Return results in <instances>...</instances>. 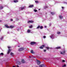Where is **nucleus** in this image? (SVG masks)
Masks as SVG:
<instances>
[{
  "label": "nucleus",
  "instance_id": "1",
  "mask_svg": "<svg viewBox=\"0 0 67 67\" xmlns=\"http://www.w3.org/2000/svg\"><path fill=\"white\" fill-rule=\"evenodd\" d=\"M46 66V65L45 64H41L39 65V67H44Z\"/></svg>",
  "mask_w": 67,
  "mask_h": 67
},
{
  "label": "nucleus",
  "instance_id": "2",
  "mask_svg": "<svg viewBox=\"0 0 67 67\" xmlns=\"http://www.w3.org/2000/svg\"><path fill=\"white\" fill-rule=\"evenodd\" d=\"M45 46L44 45H42L39 48L40 49H43L44 47H45Z\"/></svg>",
  "mask_w": 67,
  "mask_h": 67
},
{
  "label": "nucleus",
  "instance_id": "3",
  "mask_svg": "<svg viewBox=\"0 0 67 67\" xmlns=\"http://www.w3.org/2000/svg\"><path fill=\"white\" fill-rule=\"evenodd\" d=\"M24 50V48L23 47H21L19 48L18 50L19 51H22Z\"/></svg>",
  "mask_w": 67,
  "mask_h": 67
},
{
  "label": "nucleus",
  "instance_id": "4",
  "mask_svg": "<svg viewBox=\"0 0 67 67\" xmlns=\"http://www.w3.org/2000/svg\"><path fill=\"white\" fill-rule=\"evenodd\" d=\"M36 43L34 42H31L30 43V44L32 45H34V44H35Z\"/></svg>",
  "mask_w": 67,
  "mask_h": 67
},
{
  "label": "nucleus",
  "instance_id": "5",
  "mask_svg": "<svg viewBox=\"0 0 67 67\" xmlns=\"http://www.w3.org/2000/svg\"><path fill=\"white\" fill-rule=\"evenodd\" d=\"M37 63L38 65H40L41 64V61L39 60H37Z\"/></svg>",
  "mask_w": 67,
  "mask_h": 67
},
{
  "label": "nucleus",
  "instance_id": "6",
  "mask_svg": "<svg viewBox=\"0 0 67 67\" xmlns=\"http://www.w3.org/2000/svg\"><path fill=\"white\" fill-rule=\"evenodd\" d=\"M34 7V5H31L29 6V8H33V7Z\"/></svg>",
  "mask_w": 67,
  "mask_h": 67
},
{
  "label": "nucleus",
  "instance_id": "7",
  "mask_svg": "<svg viewBox=\"0 0 67 67\" xmlns=\"http://www.w3.org/2000/svg\"><path fill=\"white\" fill-rule=\"evenodd\" d=\"M21 62L22 63H25V61L24 60V59H22L21 61Z\"/></svg>",
  "mask_w": 67,
  "mask_h": 67
},
{
  "label": "nucleus",
  "instance_id": "8",
  "mask_svg": "<svg viewBox=\"0 0 67 67\" xmlns=\"http://www.w3.org/2000/svg\"><path fill=\"white\" fill-rule=\"evenodd\" d=\"M27 23H33V21H28Z\"/></svg>",
  "mask_w": 67,
  "mask_h": 67
},
{
  "label": "nucleus",
  "instance_id": "9",
  "mask_svg": "<svg viewBox=\"0 0 67 67\" xmlns=\"http://www.w3.org/2000/svg\"><path fill=\"white\" fill-rule=\"evenodd\" d=\"M5 26L6 27H7V28H10V27L8 26L7 25H5Z\"/></svg>",
  "mask_w": 67,
  "mask_h": 67
},
{
  "label": "nucleus",
  "instance_id": "10",
  "mask_svg": "<svg viewBox=\"0 0 67 67\" xmlns=\"http://www.w3.org/2000/svg\"><path fill=\"white\" fill-rule=\"evenodd\" d=\"M56 48L57 49H60L61 48V47H56Z\"/></svg>",
  "mask_w": 67,
  "mask_h": 67
},
{
  "label": "nucleus",
  "instance_id": "11",
  "mask_svg": "<svg viewBox=\"0 0 67 67\" xmlns=\"http://www.w3.org/2000/svg\"><path fill=\"white\" fill-rule=\"evenodd\" d=\"M10 55L11 56H14V54L12 52H11L10 53Z\"/></svg>",
  "mask_w": 67,
  "mask_h": 67
},
{
  "label": "nucleus",
  "instance_id": "12",
  "mask_svg": "<svg viewBox=\"0 0 67 67\" xmlns=\"http://www.w3.org/2000/svg\"><path fill=\"white\" fill-rule=\"evenodd\" d=\"M11 50L10 49H9V50H8V52L7 53L8 54H9V53H10V52H11Z\"/></svg>",
  "mask_w": 67,
  "mask_h": 67
},
{
  "label": "nucleus",
  "instance_id": "13",
  "mask_svg": "<svg viewBox=\"0 0 67 67\" xmlns=\"http://www.w3.org/2000/svg\"><path fill=\"white\" fill-rule=\"evenodd\" d=\"M30 32L31 30L29 29L27 31V33H30Z\"/></svg>",
  "mask_w": 67,
  "mask_h": 67
},
{
  "label": "nucleus",
  "instance_id": "14",
  "mask_svg": "<svg viewBox=\"0 0 67 67\" xmlns=\"http://www.w3.org/2000/svg\"><path fill=\"white\" fill-rule=\"evenodd\" d=\"M14 27V26H13L11 25L10 26V28H11V29H13V28Z\"/></svg>",
  "mask_w": 67,
  "mask_h": 67
},
{
  "label": "nucleus",
  "instance_id": "15",
  "mask_svg": "<svg viewBox=\"0 0 67 67\" xmlns=\"http://www.w3.org/2000/svg\"><path fill=\"white\" fill-rule=\"evenodd\" d=\"M17 64L18 65H20L21 64V62L19 61H18L17 62Z\"/></svg>",
  "mask_w": 67,
  "mask_h": 67
},
{
  "label": "nucleus",
  "instance_id": "16",
  "mask_svg": "<svg viewBox=\"0 0 67 67\" xmlns=\"http://www.w3.org/2000/svg\"><path fill=\"white\" fill-rule=\"evenodd\" d=\"M14 2H15V3H16V2H18V1L17 0H14Z\"/></svg>",
  "mask_w": 67,
  "mask_h": 67
},
{
  "label": "nucleus",
  "instance_id": "17",
  "mask_svg": "<svg viewBox=\"0 0 67 67\" xmlns=\"http://www.w3.org/2000/svg\"><path fill=\"white\" fill-rule=\"evenodd\" d=\"M30 52H31V53H32V54H33V53H34V52H33V51L32 50H31Z\"/></svg>",
  "mask_w": 67,
  "mask_h": 67
},
{
  "label": "nucleus",
  "instance_id": "18",
  "mask_svg": "<svg viewBox=\"0 0 67 67\" xmlns=\"http://www.w3.org/2000/svg\"><path fill=\"white\" fill-rule=\"evenodd\" d=\"M65 53V51H64L63 53L62 52H61L60 54H64V53Z\"/></svg>",
  "mask_w": 67,
  "mask_h": 67
},
{
  "label": "nucleus",
  "instance_id": "19",
  "mask_svg": "<svg viewBox=\"0 0 67 67\" xmlns=\"http://www.w3.org/2000/svg\"><path fill=\"white\" fill-rule=\"evenodd\" d=\"M25 8V7H23L21 8V10H23V9H24Z\"/></svg>",
  "mask_w": 67,
  "mask_h": 67
},
{
  "label": "nucleus",
  "instance_id": "20",
  "mask_svg": "<svg viewBox=\"0 0 67 67\" xmlns=\"http://www.w3.org/2000/svg\"><path fill=\"white\" fill-rule=\"evenodd\" d=\"M45 48H46L47 49H49V48L48 47H46Z\"/></svg>",
  "mask_w": 67,
  "mask_h": 67
},
{
  "label": "nucleus",
  "instance_id": "21",
  "mask_svg": "<svg viewBox=\"0 0 67 67\" xmlns=\"http://www.w3.org/2000/svg\"><path fill=\"white\" fill-rule=\"evenodd\" d=\"M59 17L61 19H62L63 18L62 16H60Z\"/></svg>",
  "mask_w": 67,
  "mask_h": 67
},
{
  "label": "nucleus",
  "instance_id": "22",
  "mask_svg": "<svg viewBox=\"0 0 67 67\" xmlns=\"http://www.w3.org/2000/svg\"><path fill=\"white\" fill-rule=\"evenodd\" d=\"M40 29H43V26H40Z\"/></svg>",
  "mask_w": 67,
  "mask_h": 67
},
{
  "label": "nucleus",
  "instance_id": "23",
  "mask_svg": "<svg viewBox=\"0 0 67 67\" xmlns=\"http://www.w3.org/2000/svg\"><path fill=\"white\" fill-rule=\"evenodd\" d=\"M51 14L52 15H54V13L52 12H51Z\"/></svg>",
  "mask_w": 67,
  "mask_h": 67
},
{
  "label": "nucleus",
  "instance_id": "24",
  "mask_svg": "<svg viewBox=\"0 0 67 67\" xmlns=\"http://www.w3.org/2000/svg\"><path fill=\"white\" fill-rule=\"evenodd\" d=\"M32 27H33V26H32V25H31L30 26H29L30 28H32Z\"/></svg>",
  "mask_w": 67,
  "mask_h": 67
},
{
  "label": "nucleus",
  "instance_id": "25",
  "mask_svg": "<svg viewBox=\"0 0 67 67\" xmlns=\"http://www.w3.org/2000/svg\"><path fill=\"white\" fill-rule=\"evenodd\" d=\"M40 26H38L37 27V29H39V28H40Z\"/></svg>",
  "mask_w": 67,
  "mask_h": 67
},
{
  "label": "nucleus",
  "instance_id": "26",
  "mask_svg": "<svg viewBox=\"0 0 67 67\" xmlns=\"http://www.w3.org/2000/svg\"><path fill=\"white\" fill-rule=\"evenodd\" d=\"M34 11L35 12H37V10L36 9H34Z\"/></svg>",
  "mask_w": 67,
  "mask_h": 67
},
{
  "label": "nucleus",
  "instance_id": "27",
  "mask_svg": "<svg viewBox=\"0 0 67 67\" xmlns=\"http://www.w3.org/2000/svg\"><path fill=\"white\" fill-rule=\"evenodd\" d=\"M35 3H37L38 2V1H35Z\"/></svg>",
  "mask_w": 67,
  "mask_h": 67
},
{
  "label": "nucleus",
  "instance_id": "28",
  "mask_svg": "<svg viewBox=\"0 0 67 67\" xmlns=\"http://www.w3.org/2000/svg\"><path fill=\"white\" fill-rule=\"evenodd\" d=\"M57 34H60V32H57Z\"/></svg>",
  "mask_w": 67,
  "mask_h": 67
},
{
  "label": "nucleus",
  "instance_id": "29",
  "mask_svg": "<svg viewBox=\"0 0 67 67\" xmlns=\"http://www.w3.org/2000/svg\"><path fill=\"white\" fill-rule=\"evenodd\" d=\"M0 55H4V54H3V53H0Z\"/></svg>",
  "mask_w": 67,
  "mask_h": 67
},
{
  "label": "nucleus",
  "instance_id": "30",
  "mask_svg": "<svg viewBox=\"0 0 67 67\" xmlns=\"http://www.w3.org/2000/svg\"><path fill=\"white\" fill-rule=\"evenodd\" d=\"M3 7H0V8L1 9H1H3Z\"/></svg>",
  "mask_w": 67,
  "mask_h": 67
},
{
  "label": "nucleus",
  "instance_id": "31",
  "mask_svg": "<svg viewBox=\"0 0 67 67\" xmlns=\"http://www.w3.org/2000/svg\"><path fill=\"white\" fill-rule=\"evenodd\" d=\"M66 64H64V65L62 66V67H66Z\"/></svg>",
  "mask_w": 67,
  "mask_h": 67
},
{
  "label": "nucleus",
  "instance_id": "32",
  "mask_svg": "<svg viewBox=\"0 0 67 67\" xmlns=\"http://www.w3.org/2000/svg\"><path fill=\"white\" fill-rule=\"evenodd\" d=\"M46 51V49H44L43 50V52H45Z\"/></svg>",
  "mask_w": 67,
  "mask_h": 67
},
{
  "label": "nucleus",
  "instance_id": "33",
  "mask_svg": "<svg viewBox=\"0 0 67 67\" xmlns=\"http://www.w3.org/2000/svg\"><path fill=\"white\" fill-rule=\"evenodd\" d=\"M53 37V35H52L51 36V38H52V37Z\"/></svg>",
  "mask_w": 67,
  "mask_h": 67
},
{
  "label": "nucleus",
  "instance_id": "34",
  "mask_svg": "<svg viewBox=\"0 0 67 67\" xmlns=\"http://www.w3.org/2000/svg\"><path fill=\"white\" fill-rule=\"evenodd\" d=\"M43 38H46V36H43Z\"/></svg>",
  "mask_w": 67,
  "mask_h": 67
},
{
  "label": "nucleus",
  "instance_id": "35",
  "mask_svg": "<svg viewBox=\"0 0 67 67\" xmlns=\"http://www.w3.org/2000/svg\"><path fill=\"white\" fill-rule=\"evenodd\" d=\"M62 61L63 63H64V62H65V60H62Z\"/></svg>",
  "mask_w": 67,
  "mask_h": 67
},
{
  "label": "nucleus",
  "instance_id": "36",
  "mask_svg": "<svg viewBox=\"0 0 67 67\" xmlns=\"http://www.w3.org/2000/svg\"><path fill=\"white\" fill-rule=\"evenodd\" d=\"M3 37H2L1 40H2L3 39Z\"/></svg>",
  "mask_w": 67,
  "mask_h": 67
},
{
  "label": "nucleus",
  "instance_id": "37",
  "mask_svg": "<svg viewBox=\"0 0 67 67\" xmlns=\"http://www.w3.org/2000/svg\"><path fill=\"white\" fill-rule=\"evenodd\" d=\"M8 48H11V47H8Z\"/></svg>",
  "mask_w": 67,
  "mask_h": 67
},
{
  "label": "nucleus",
  "instance_id": "38",
  "mask_svg": "<svg viewBox=\"0 0 67 67\" xmlns=\"http://www.w3.org/2000/svg\"><path fill=\"white\" fill-rule=\"evenodd\" d=\"M10 21H13V19H10Z\"/></svg>",
  "mask_w": 67,
  "mask_h": 67
},
{
  "label": "nucleus",
  "instance_id": "39",
  "mask_svg": "<svg viewBox=\"0 0 67 67\" xmlns=\"http://www.w3.org/2000/svg\"><path fill=\"white\" fill-rule=\"evenodd\" d=\"M64 7H62V9H64Z\"/></svg>",
  "mask_w": 67,
  "mask_h": 67
},
{
  "label": "nucleus",
  "instance_id": "40",
  "mask_svg": "<svg viewBox=\"0 0 67 67\" xmlns=\"http://www.w3.org/2000/svg\"><path fill=\"white\" fill-rule=\"evenodd\" d=\"M45 8H48V7H47V6H46V7H45Z\"/></svg>",
  "mask_w": 67,
  "mask_h": 67
},
{
  "label": "nucleus",
  "instance_id": "41",
  "mask_svg": "<svg viewBox=\"0 0 67 67\" xmlns=\"http://www.w3.org/2000/svg\"><path fill=\"white\" fill-rule=\"evenodd\" d=\"M13 67H15V66H13Z\"/></svg>",
  "mask_w": 67,
  "mask_h": 67
},
{
  "label": "nucleus",
  "instance_id": "42",
  "mask_svg": "<svg viewBox=\"0 0 67 67\" xmlns=\"http://www.w3.org/2000/svg\"><path fill=\"white\" fill-rule=\"evenodd\" d=\"M17 67H19V66L18 65H17Z\"/></svg>",
  "mask_w": 67,
  "mask_h": 67
},
{
  "label": "nucleus",
  "instance_id": "43",
  "mask_svg": "<svg viewBox=\"0 0 67 67\" xmlns=\"http://www.w3.org/2000/svg\"><path fill=\"white\" fill-rule=\"evenodd\" d=\"M45 27H46V26H44Z\"/></svg>",
  "mask_w": 67,
  "mask_h": 67
},
{
  "label": "nucleus",
  "instance_id": "44",
  "mask_svg": "<svg viewBox=\"0 0 67 67\" xmlns=\"http://www.w3.org/2000/svg\"><path fill=\"white\" fill-rule=\"evenodd\" d=\"M1 22V20H0V22Z\"/></svg>",
  "mask_w": 67,
  "mask_h": 67
},
{
  "label": "nucleus",
  "instance_id": "45",
  "mask_svg": "<svg viewBox=\"0 0 67 67\" xmlns=\"http://www.w3.org/2000/svg\"><path fill=\"white\" fill-rule=\"evenodd\" d=\"M18 47H20V46H18Z\"/></svg>",
  "mask_w": 67,
  "mask_h": 67
},
{
  "label": "nucleus",
  "instance_id": "46",
  "mask_svg": "<svg viewBox=\"0 0 67 67\" xmlns=\"http://www.w3.org/2000/svg\"><path fill=\"white\" fill-rule=\"evenodd\" d=\"M29 57H31L30 56H29Z\"/></svg>",
  "mask_w": 67,
  "mask_h": 67
},
{
  "label": "nucleus",
  "instance_id": "47",
  "mask_svg": "<svg viewBox=\"0 0 67 67\" xmlns=\"http://www.w3.org/2000/svg\"><path fill=\"white\" fill-rule=\"evenodd\" d=\"M0 31H1V30L0 29Z\"/></svg>",
  "mask_w": 67,
  "mask_h": 67
}]
</instances>
